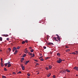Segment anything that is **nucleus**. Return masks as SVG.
<instances>
[{"label": "nucleus", "instance_id": "obj_1", "mask_svg": "<svg viewBox=\"0 0 78 78\" xmlns=\"http://www.w3.org/2000/svg\"><path fill=\"white\" fill-rule=\"evenodd\" d=\"M59 60H57V62L58 63H61V62H62V60L61 59L59 58L58 59Z\"/></svg>", "mask_w": 78, "mask_h": 78}, {"label": "nucleus", "instance_id": "obj_2", "mask_svg": "<svg viewBox=\"0 0 78 78\" xmlns=\"http://www.w3.org/2000/svg\"><path fill=\"white\" fill-rule=\"evenodd\" d=\"M73 69L75 70H77L78 71V67L75 66L74 67Z\"/></svg>", "mask_w": 78, "mask_h": 78}, {"label": "nucleus", "instance_id": "obj_3", "mask_svg": "<svg viewBox=\"0 0 78 78\" xmlns=\"http://www.w3.org/2000/svg\"><path fill=\"white\" fill-rule=\"evenodd\" d=\"M53 39H54V40H55V41H58L56 39V37H53Z\"/></svg>", "mask_w": 78, "mask_h": 78}, {"label": "nucleus", "instance_id": "obj_4", "mask_svg": "<svg viewBox=\"0 0 78 78\" xmlns=\"http://www.w3.org/2000/svg\"><path fill=\"white\" fill-rule=\"evenodd\" d=\"M62 73H66V70H63V71H62Z\"/></svg>", "mask_w": 78, "mask_h": 78}, {"label": "nucleus", "instance_id": "obj_5", "mask_svg": "<svg viewBox=\"0 0 78 78\" xmlns=\"http://www.w3.org/2000/svg\"><path fill=\"white\" fill-rule=\"evenodd\" d=\"M29 61H26L25 63V65H27V64L28 63V62H29Z\"/></svg>", "mask_w": 78, "mask_h": 78}, {"label": "nucleus", "instance_id": "obj_6", "mask_svg": "<svg viewBox=\"0 0 78 78\" xmlns=\"http://www.w3.org/2000/svg\"><path fill=\"white\" fill-rule=\"evenodd\" d=\"M48 45H53V43L49 42L48 43Z\"/></svg>", "mask_w": 78, "mask_h": 78}, {"label": "nucleus", "instance_id": "obj_7", "mask_svg": "<svg viewBox=\"0 0 78 78\" xmlns=\"http://www.w3.org/2000/svg\"><path fill=\"white\" fill-rule=\"evenodd\" d=\"M57 39L58 41V40L59 41H60V38L59 37H57Z\"/></svg>", "mask_w": 78, "mask_h": 78}, {"label": "nucleus", "instance_id": "obj_8", "mask_svg": "<svg viewBox=\"0 0 78 78\" xmlns=\"http://www.w3.org/2000/svg\"><path fill=\"white\" fill-rule=\"evenodd\" d=\"M28 55H30V56H32V53H30V52H28Z\"/></svg>", "mask_w": 78, "mask_h": 78}, {"label": "nucleus", "instance_id": "obj_9", "mask_svg": "<svg viewBox=\"0 0 78 78\" xmlns=\"http://www.w3.org/2000/svg\"><path fill=\"white\" fill-rule=\"evenodd\" d=\"M21 67L22 68V69L23 70L25 69V68H24V66H21Z\"/></svg>", "mask_w": 78, "mask_h": 78}, {"label": "nucleus", "instance_id": "obj_10", "mask_svg": "<svg viewBox=\"0 0 78 78\" xmlns=\"http://www.w3.org/2000/svg\"><path fill=\"white\" fill-rule=\"evenodd\" d=\"M17 50H16L15 52H14V55H16V54H17Z\"/></svg>", "mask_w": 78, "mask_h": 78}, {"label": "nucleus", "instance_id": "obj_11", "mask_svg": "<svg viewBox=\"0 0 78 78\" xmlns=\"http://www.w3.org/2000/svg\"><path fill=\"white\" fill-rule=\"evenodd\" d=\"M49 69H51V68H52V66H51L50 65V66H49Z\"/></svg>", "mask_w": 78, "mask_h": 78}, {"label": "nucleus", "instance_id": "obj_12", "mask_svg": "<svg viewBox=\"0 0 78 78\" xmlns=\"http://www.w3.org/2000/svg\"><path fill=\"white\" fill-rule=\"evenodd\" d=\"M1 65L2 67H3V66H4V65H3V63L2 62L1 63Z\"/></svg>", "mask_w": 78, "mask_h": 78}, {"label": "nucleus", "instance_id": "obj_13", "mask_svg": "<svg viewBox=\"0 0 78 78\" xmlns=\"http://www.w3.org/2000/svg\"><path fill=\"white\" fill-rule=\"evenodd\" d=\"M28 50H26V51H25V53H26V54H27L28 53Z\"/></svg>", "mask_w": 78, "mask_h": 78}, {"label": "nucleus", "instance_id": "obj_14", "mask_svg": "<svg viewBox=\"0 0 78 78\" xmlns=\"http://www.w3.org/2000/svg\"><path fill=\"white\" fill-rule=\"evenodd\" d=\"M50 75H51V73H50L47 76L48 77H49Z\"/></svg>", "mask_w": 78, "mask_h": 78}, {"label": "nucleus", "instance_id": "obj_15", "mask_svg": "<svg viewBox=\"0 0 78 78\" xmlns=\"http://www.w3.org/2000/svg\"><path fill=\"white\" fill-rule=\"evenodd\" d=\"M13 49L14 50H16L17 48H16V47H13Z\"/></svg>", "mask_w": 78, "mask_h": 78}, {"label": "nucleus", "instance_id": "obj_16", "mask_svg": "<svg viewBox=\"0 0 78 78\" xmlns=\"http://www.w3.org/2000/svg\"><path fill=\"white\" fill-rule=\"evenodd\" d=\"M66 71H67V72H70L69 70L68 69H66Z\"/></svg>", "mask_w": 78, "mask_h": 78}, {"label": "nucleus", "instance_id": "obj_17", "mask_svg": "<svg viewBox=\"0 0 78 78\" xmlns=\"http://www.w3.org/2000/svg\"><path fill=\"white\" fill-rule=\"evenodd\" d=\"M10 62H9H9H8L7 63V65H9V64H10Z\"/></svg>", "mask_w": 78, "mask_h": 78}, {"label": "nucleus", "instance_id": "obj_18", "mask_svg": "<svg viewBox=\"0 0 78 78\" xmlns=\"http://www.w3.org/2000/svg\"><path fill=\"white\" fill-rule=\"evenodd\" d=\"M8 65V67H10V66H11V64H10L9 65Z\"/></svg>", "mask_w": 78, "mask_h": 78}, {"label": "nucleus", "instance_id": "obj_19", "mask_svg": "<svg viewBox=\"0 0 78 78\" xmlns=\"http://www.w3.org/2000/svg\"><path fill=\"white\" fill-rule=\"evenodd\" d=\"M20 73H22V72H21V71H19V72L17 73V74H19Z\"/></svg>", "mask_w": 78, "mask_h": 78}, {"label": "nucleus", "instance_id": "obj_20", "mask_svg": "<svg viewBox=\"0 0 78 78\" xmlns=\"http://www.w3.org/2000/svg\"><path fill=\"white\" fill-rule=\"evenodd\" d=\"M25 41H23L22 42V44H25Z\"/></svg>", "mask_w": 78, "mask_h": 78}, {"label": "nucleus", "instance_id": "obj_21", "mask_svg": "<svg viewBox=\"0 0 78 78\" xmlns=\"http://www.w3.org/2000/svg\"><path fill=\"white\" fill-rule=\"evenodd\" d=\"M31 52H33V51H34V49H31L30 50Z\"/></svg>", "mask_w": 78, "mask_h": 78}, {"label": "nucleus", "instance_id": "obj_22", "mask_svg": "<svg viewBox=\"0 0 78 78\" xmlns=\"http://www.w3.org/2000/svg\"><path fill=\"white\" fill-rule=\"evenodd\" d=\"M57 56H60V53H58L57 54Z\"/></svg>", "mask_w": 78, "mask_h": 78}, {"label": "nucleus", "instance_id": "obj_23", "mask_svg": "<svg viewBox=\"0 0 78 78\" xmlns=\"http://www.w3.org/2000/svg\"><path fill=\"white\" fill-rule=\"evenodd\" d=\"M7 65H8L7 63H6L4 64V65L5 66V67H6V66H7Z\"/></svg>", "mask_w": 78, "mask_h": 78}, {"label": "nucleus", "instance_id": "obj_24", "mask_svg": "<svg viewBox=\"0 0 78 78\" xmlns=\"http://www.w3.org/2000/svg\"><path fill=\"white\" fill-rule=\"evenodd\" d=\"M26 55H27L26 54H24V55H23V56L22 57H23L24 58V57L26 56Z\"/></svg>", "mask_w": 78, "mask_h": 78}, {"label": "nucleus", "instance_id": "obj_25", "mask_svg": "<svg viewBox=\"0 0 78 78\" xmlns=\"http://www.w3.org/2000/svg\"><path fill=\"white\" fill-rule=\"evenodd\" d=\"M2 78H6V76H5L3 75L2 76Z\"/></svg>", "mask_w": 78, "mask_h": 78}, {"label": "nucleus", "instance_id": "obj_26", "mask_svg": "<svg viewBox=\"0 0 78 78\" xmlns=\"http://www.w3.org/2000/svg\"><path fill=\"white\" fill-rule=\"evenodd\" d=\"M71 54H73V55H75V54H76L75 53V52H73L71 53Z\"/></svg>", "mask_w": 78, "mask_h": 78}, {"label": "nucleus", "instance_id": "obj_27", "mask_svg": "<svg viewBox=\"0 0 78 78\" xmlns=\"http://www.w3.org/2000/svg\"><path fill=\"white\" fill-rule=\"evenodd\" d=\"M5 37H7V36H8L9 35H8V34H6V35H4Z\"/></svg>", "mask_w": 78, "mask_h": 78}, {"label": "nucleus", "instance_id": "obj_28", "mask_svg": "<svg viewBox=\"0 0 78 78\" xmlns=\"http://www.w3.org/2000/svg\"><path fill=\"white\" fill-rule=\"evenodd\" d=\"M45 69L46 70H48V68L47 67H46Z\"/></svg>", "mask_w": 78, "mask_h": 78}, {"label": "nucleus", "instance_id": "obj_29", "mask_svg": "<svg viewBox=\"0 0 78 78\" xmlns=\"http://www.w3.org/2000/svg\"><path fill=\"white\" fill-rule=\"evenodd\" d=\"M70 51V49H68L66 51V52H67V51Z\"/></svg>", "mask_w": 78, "mask_h": 78}, {"label": "nucleus", "instance_id": "obj_30", "mask_svg": "<svg viewBox=\"0 0 78 78\" xmlns=\"http://www.w3.org/2000/svg\"><path fill=\"white\" fill-rule=\"evenodd\" d=\"M40 61H44V59H43V58L41 59Z\"/></svg>", "mask_w": 78, "mask_h": 78}, {"label": "nucleus", "instance_id": "obj_31", "mask_svg": "<svg viewBox=\"0 0 78 78\" xmlns=\"http://www.w3.org/2000/svg\"><path fill=\"white\" fill-rule=\"evenodd\" d=\"M0 41H2V37H0Z\"/></svg>", "mask_w": 78, "mask_h": 78}, {"label": "nucleus", "instance_id": "obj_32", "mask_svg": "<svg viewBox=\"0 0 78 78\" xmlns=\"http://www.w3.org/2000/svg\"><path fill=\"white\" fill-rule=\"evenodd\" d=\"M4 71H7V69H6V68H5L4 69Z\"/></svg>", "mask_w": 78, "mask_h": 78}, {"label": "nucleus", "instance_id": "obj_33", "mask_svg": "<svg viewBox=\"0 0 78 78\" xmlns=\"http://www.w3.org/2000/svg\"><path fill=\"white\" fill-rule=\"evenodd\" d=\"M27 75H28V76H30V74L29 73H27Z\"/></svg>", "mask_w": 78, "mask_h": 78}, {"label": "nucleus", "instance_id": "obj_34", "mask_svg": "<svg viewBox=\"0 0 78 78\" xmlns=\"http://www.w3.org/2000/svg\"><path fill=\"white\" fill-rule=\"evenodd\" d=\"M34 56H35V55H34V54H32V57L33 58V57H34Z\"/></svg>", "mask_w": 78, "mask_h": 78}, {"label": "nucleus", "instance_id": "obj_35", "mask_svg": "<svg viewBox=\"0 0 78 78\" xmlns=\"http://www.w3.org/2000/svg\"><path fill=\"white\" fill-rule=\"evenodd\" d=\"M24 58H21V60H22V61H23V60H24Z\"/></svg>", "mask_w": 78, "mask_h": 78}, {"label": "nucleus", "instance_id": "obj_36", "mask_svg": "<svg viewBox=\"0 0 78 78\" xmlns=\"http://www.w3.org/2000/svg\"><path fill=\"white\" fill-rule=\"evenodd\" d=\"M20 48V47L19 46H18L17 48V49H19Z\"/></svg>", "mask_w": 78, "mask_h": 78}, {"label": "nucleus", "instance_id": "obj_37", "mask_svg": "<svg viewBox=\"0 0 78 78\" xmlns=\"http://www.w3.org/2000/svg\"><path fill=\"white\" fill-rule=\"evenodd\" d=\"M48 58H49V57H47L45 58V59H46V60H47V59H48Z\"/></svg>", "mask_w": 78, "mask_h": 78}, {"label": "nucleus", "instance_id": "obj_38", "mask_svg": "<svg viewBox=\"0 0 78 78\" xmlns=\"http://www.w3.org/2000/svg\"><path fill=\"white\" fill-rule=\"evenodd\" d=\"M25 42H26V43H27L28 42V40H26L25 41Z\"/></svg>", "mask_w": 78, "mask_h": 78}, {"label": "nucleus", "instance_id": "obj_39", "mask_svg": "<svg viewBox=\"0 0 78 78\" xmlns=\"http://www.w3.org/2000/svg\"><path fill=\"white\" fill-rule=\"evenodd\" d=\"M8 49H9V51H11V48H9Z\"/></svg>", "mask_w": 78, "mask_h": 78}, {"label": "nucleus", "instance_id": "obj_40", "mask_svg": "<svg viewBox=\"0 0 78 78\" xmlns=\"http://www.w3.org/2000/svg\"><path fill=\"white\" fill-rule=\"evenodd\" d=\"M53 78H55L56 77V76L55 75H53Z\"/></svg>", "mask_w": 78, "mask_h": 78}, {"label": "nucleus", "instance_id": "obj_41", "mask_svg": "<svg viewBox=\"0 0 78 78\" xmlns=\"http://www.w3.org/2000/svg\"><path fill=\"white\" fill-rule=\"evenodd\" d=\"M36 66H39V64L38 63H37Z\"/></svg>", "mask_w": 78, "mask_h": 78}, {"label": "nucleus", "instance_id": "obj_42", "mask_svg": "<svg viewBox=\"0 0 78 78\" xmlns=\"http://www.w3.org/2000/svg\"><path fill=\"white\" fill-rule=\"evenodd\" d=\"M66 48H69V47H68V46H66Z\"/></svg>", "mask_w": 78, "mask_h": 78}, {"label": "nucleus", "instance_id": "obj_43", "mask_svg": "<svg viewBox=\"0 0 78 78\" xmlns=\"http://www.w3.org/2000/svg\"><path fill=\"white\" fill-rule=\"evenodd\" d=\"M46 47H43V48H44V49H46Z\"/></svg>", "mask_w": 78, "mask_h": 78}, {"label": "nucleus", "instance_id": "obj_44", "mask_svg": "<svg viewBox=\"0 0 78 78\" xmlns=\"http://www.w3.org/2000/svg\"><path fill=\"white\" fill-rule=\"evenodd\" d=\"M35 61L36 62H38V61L37 60H35Z\"/></svg>", "mask_w": 78, "mask_h": 78}, {"label": "nucleus", "instance_id": "obj_45", "mask_svg": "<svg viewBox=\"0 0 78 78\" xmlns=\"http://www.w3.org/2000/svg\"><path fill=\"white\" fill-rule=\"evenodd\" d=\"M42 57H43L42 56L40 57L39 58V59H41V58H42Z\"/></svg>", "mask_w": 78, "mask_h": 78}, {"label": "nucleus", "instance_id": "obj_46", "mask_svg": "<svg viewBox=\"0 0 78 78\" xmlns=\"http://www.w3.org/2000/svg\"><path fill=\"white\" fill-rule=\"evenodd\" d=\"M29 48L30 49H32V48L31 47H30Z\"/></svg>", "mask_w": 78, "mask_h": 78}, {"label": "nucleus", "instance_id": "obj_47", "mask_svg": "<svg viewBox=\"0 0 78 78\" xmlns=\"http://www.w3.org/2000/svg\"><path fill=\"white\" fill-rule=\"evenodd\" d=\"M76 53H77V54H78V51H75Z\"/></svg>", "mask_w": 78, "mask_h": 78}, {"label": "nucleus", "instance_id": "obj_48", "mask_svg": "<svg viewBox=\"0 0 78 78\" xmlns=\"http://www.w3.org/2000/svg\"><path fill=\"white\" fill-rule=\"evenodd\" d=\"M7 41H9V38H7Z\"/></svg>", "mask_w": 78, "mask_h": 78}, {"label": "nucleus", "instance_id": "obj_49", "mask_svg": "<svg viewBox=\"0 0 78 78\" xmlns=\"http://www.w3.org/2000/svg\"><path fill=\"white\" fill-rule=\"evenodd\" d=\"M14 51H15V50H14V49H13L12 51H13V52H14Z\"/></svg>", "mask_w": 78, "mask_h": 78}, {"label": "nucleus", "instance_id": "obj_50", "mask_svg": "<svg viewBox=\"0 0 78 78\" xmlns=\"http://www.w3.org/2000/svg\"><path fill=\"white\" fill-rule=\"evenodd\" d=\"M42 54H40V56H42Z\"/></svg>", "mask_w": 78, "mask_h": 78}, {"label": "nucleus", "instance_id": "obj_51", "mask_svg": "<svg viewBox=\"0 0 78 78\" xmlns=\"http://www.w3.org/2000/svg\"><path fill=\"white\" fill-rule=\"evenodd\" d=\"M13 73L14 75H15V74H16V73Z\"/></svg>", "mask_w": 78, "mask_h": 78}, {"label": "nucleus", "instance_id": "obj_52", "mask_svg": "<svg viewBox=\"0 0 78 78\" xmlns=\"http://www.w3.org/2000/svg\"><path fill=\"white\" fill-rule=\"evenodd\" d=\"M21 62H23V61H22V60H21Z\"/></svg>", "mask_w": 78, "mask_h": 78}, {"label": "nucleus", "instance_id": "obj_53", "mask_svg": "<svg viewBox=\"0 0 78 78\" xmlns=\"http://www.w3.org/2000/svg\"><path fill=\"white\" fill-rule=\"evenodd\" d=\"M0 51H2V50H0Z\"/></svg>", "mask_w": 78, "mask_h": 78}, {"label": "nucleus", "instance_id": "obj_54", "mask_svg": "<svg viewBox=\"0 0 78 78\" xmlns=\"http://www.w3.org/2000/svg\"><path fill=\"white\" fill-rule=\"evenodd\" d=\"M1 61H2V60H3V59L2 58H1Z\"/></svg>", "mask_w": 78, "mask_h": 78}, {"label": "nucleus", "instance_id": "obj_55", "mask_svg": "<svg viewBox=\"0 0 78 78\" xmlns=\"http://www.w3.org/2000/svg\"><path fill=\"white\" fill-rule=\"evenodd\" d=\"M26 50H27V48H26V49H25V51H26Z\"/></svg>", "mask_w": 78, "mask_h": 78}, {"label": "nucleus", "instance_id": "obj_56", "mask_svg": "<svg viewBox=\"0 0 78 78\" xmlns=\"http://www.w3.org/2000/svg\"><path fill=\"white\" fill-rule=\"evenodd\" d=\"M1 62H3V61L2 60H1Z\"/></svg>", "mask_w": 78, "mask_h": 78}, {"label": "nucleus", "instance_id": "obj_57", "mask_svg": "<svg viewBox=\"0 0 78 78\" xmlns=\"http://www.w3.org/2000/svg\"><path fill=\"white\" fill-rule=\"evenodd\" d=\"M76 76H78V75H76Z\"/></svg>", "mask_w": 78, "mask_h": 78}, {"label": "nucleus", "instance_id": "obj_58", "mask_svg": "<svg viewBox=\"0 0 78 78\" xmlns=\"http://www.w3.org/2000/svg\"><path fill=\"white\" fill-rule=\"evenodd\" d=\"M63 78H66V77H63Z\"/></svg>", "mask_w": 78, "mask_h": 78}, {"label": "nucleus", "instance_id": "obj_59", "mask_svg": "<svg viewBox=\"0 0 78 78\" xmlns=\"http://www.w3.org/2000/svg\"><path fill=\"white\" fill-rule=\"evenodd\" d=\"M27 78H30V77H27Z\"/></svg>", "mask_w": 78, "mask_h": 78}, {"label": "nucleus", "instance_id": "obj_60", "mask_svg": "<svg viewBox=\"0 0 78 78\" xmlns=\"http://www.w3.org/2000/svg\"><path fill=\"white\" fill-rule=\"evenodd\" d=\"M62 61H64V60H62Z\"/></svg>", "mask_w": 78, "mask_h": 78}, {"label": "nucleus", "instance_id": "obj_61", "mask_svg": "<svg viewBox=\"0 0 78 78\" xmlns=\"http://www.w3.org/2000/svg\"><path fill=\"white\" fill-rule=\"evenodd\" d=\"M47 40H48V38H47Z\"/></svg>", "mask_w": 78, "mask_h": 78}, {"label": "nucleus", "instance_id": "obj_62", "mask_svg": "<svg viewBox=\"0 0 78 78\" xmlns=\"http://www.w3.org/2000/svg\"><path fill=\"white\" fill-rule=\"evenodd\" d=\"M45 42H47V40H45Z\"/></svg>", "mask_w": 78, "mask_h": 78}, {"label": "nucleus", "instance_id": "obj_63", "mask_svg": "<svg viewBox=\"0 0 78 78\" xmlns=\"http://www.w3.org/2000/svg\"><path fill=\"white\" fill-rule=\"evenodd\" d=\"M32 58V57H31V56L30 58Z\"/></svg>", "mask_w": 78, "mask_h": 78}, {"label": "nucleus", "instance_id": "obj_64", "mask_svg": "<svg viewBox=\"0 0 78 78\" xmlns=\"http://www.w3.org/2000/svg\"><path fill=\"white\" fill-rule=\"evenodd\" d=\"M37 75H38L39 74V73H37Z\"/></svg>", "mask_w": 78, "mask_h": 78}]
</instances>
